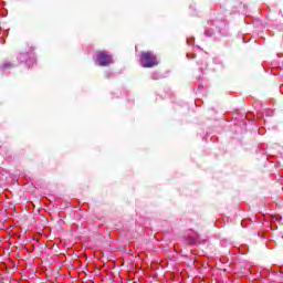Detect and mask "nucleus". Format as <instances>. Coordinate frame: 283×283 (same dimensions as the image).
Returning <instances> with one entry per match:
<instances>
[{"mask_svg":"<svg viewBox=\"0 0 283 283\" xmlns=\"http://www.w3.org/2000/svg\"><path fill=\"white\" fill-rule=\"evenodd\" d=\"M93 59L95 64L101 67H107V65H112V63H114V57L107 51H97Z\"/></svg>","mask_w":283,"mask_h":283,"instance_id":"nucleus-2","label":"nucleus"},{"mask_svg":"<svg viewBox=\"0 0 283 283\" xmlns=\"http://www.w3.org/2000/svg\"><path fill=\"white\" fill-rule=\"evenodd\" d=\"M139 63L142 67H156L160 63L158 56L151 51H143L139 55Z\"/></svg>","mask_w":283,"mask_h":283,"instance_id":"nucleus-1","label":"nucleus"},{"mask_svg":"<svg viewBox=\"0 0 283 283\" xmlns=\"http://www.w3.org/2000/svg\"><path fill=\"white\" fill-rule=\"evenodd\" d=\"M8 67H12V63H10V62H4V63L2 64V70H8Z\"/></svg>","mask_w":283,"mask_h":283,"instance_id":"nucleus-3","label":"nucleus"}]
</instances>
